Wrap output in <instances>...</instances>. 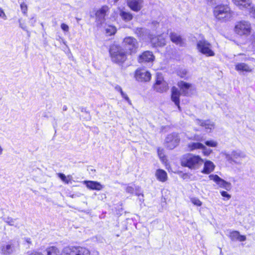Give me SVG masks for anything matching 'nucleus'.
I'll return each instance as SVG.
<instances>
[{
  "label": "nucleus",
  "mask_w": 255,
  "mask_h": 255,
  "mask_svg": "<svg viewBox=\"0 0 255 255\" xmlns=\"http://www.w3.org/2000/svg\"><path fill=\"white\" fill-rule=\"evenodd\" d=\"M111 60L119 65L123 64L127 59L128 53L120 45H112L109 50Z\"/></svg>",
  "instance_id": "nucleus-1"
},
{
  "label": "nucleus",
  "mask_w": 255,
  "mask_h": 255,
  "mask_svg": "<svg viewBox=\"0 0 255 255\" xmlns=\"http://www.w3.org/2000/svg\"><path fill=\"white\" fill-rule=\"evenodd\" d=\"M203 162V159L199 155L191 154L184 156L181 160L182 166L194 170L198 169L202 165Z\"/></svg>",
  "instance_id": "nucleus-2"
},
{
  "label": "nucleus",
  "mask_w": 255,
  "mask_h": 255,
  "mask_svg": "<svg viewBox=\"0 0 255 255\" xmlns=\"http://www.w3.org/2000/svg\"><path fill=\"white\" fill-rule=\"evenodd\" d=\"M214 14L220 20H227L231 17V9L228 5L221 4L214 8Z\"/></svg>",
  "instance_id": "nucleus-3"
},
{
  "label": "nucleus",
  "mask_w": 255,
  "mask_h": 255,
  "mask_svg": "<svg viewBox=\"0 0 255 255\" xmlns=\"http://www.w3.org/2000/svg\"><path fill=\"white\" fill-rule=\"evenodd\" d=\"M122 47L128 54H132L136 52L138 47V43L135 38L128 36L123 39Z\"/></svg>",
  "instance_id": "nucleus-4"
},
{
  "label": "nucleus",
  "mask_w": 255,
  "mask_h": 255,
  "mask_svg": "<svg viewBox=\"0 0 255 255\" xmlns=\"http://www.w3.org/2000/svg\"><path fill=\"white\" fill-rule=\"evenodd\" d=\"M90 251L80 246L67 247L63 249L62 255H90Z\"/></svg>",
  "instance_id": "nucleus-5"
},
{
  "label": "nucleus",
  "mask_w": 255,
  "mask_h": 255,
  "mask_svg": "<svg viewBox=\"0 0 255 255\" xmlns=\"http://www.w3.org/2000/svg\"><path fill=\"white\" fill-rule=\"evenodd\" d=\"M197 48L200 52L207 56H213L215 55L214 52L212 50L211 44L205 39L197 41Z\"/></svg>",
  "instance_id": "nucleus-6"
},
{
  "label": "nucleus",
  "mask_w": 255,
  "mask_h": 255,
  "mask_svg": "<svg viewBox=\"0 0 255 255\" xmlns=\"http://www.w3.org/2000/svg\"><path fill=\"white\" fill-rule=\"evenodd\" d=\"M235 32L240 35L247 36L251 32V23L245 20H242L237 23L235 27Z\"/></svg>",
  "instance_id": "nucleus-7"
},
{
  "label": "nucleus",
  "mask_w": 255,
  "mask_h": 255,
  "mask_svg": "<svg viewBox=\"0 0 255 255\" xmlns=\"http://www.w3.org/2000/svg\"><path fill=\"white\" fill-rule=\"evenodd\" d=\"M109 10V7L107 5H104L96 11V22L98 27H101L105 23V16L107 15Z\"/></svg>",
  "instance_id": "nucleus-8"
},
{
  "label": "nucleus",
  "mask_w": 255,
  "mask_h": 255,
  "mask_svg": "<svg viewBox=\"0 0 255 255\" xmlns=\"http://www.w3.org/2000/svg\"><path fill=\"white\" fill-rule=\"evenodd\" d=\"M153 88L155 91L159 93L166 92L168 89V84L164 81L161 74H157L156 81L153 85Z\"/></svg>",
  "instance_id": "nucleus-9"
},
{
  "label": "nucleus",
  "mask_w": 255,
  "mask_h": 255,
  "mask_svg": "<svg viewBox=\"0 0 255 255\" xmlns=\"http://www.w3.org/2000/svg\"><path fill=\"white\" fill-rule=\"evenodd\" d=\"M180 141L178 134L173 133L168 134L165 139V146L169 149H172L178 145Z\"/></svg>",
  "instance_id": "nucleus-10"
},
{
  "label": "nucleus",
  "mask_w": 255,
  "mask_h": 255,
  "mask_svg": "<svg viewBox=\"0 0 255 255\" xmlns=\"http://www.w3.org/2000/svg\"><path fill=\"white\" fill-rule=\"evenodd\" d=\"M246 156V154L241 150H234L231 154H226V158L228 160H232L237 164H240L242 160Z\"/></svg>",
  "instance_id": "nucleus-11"
},
{
  "label": "nucleus",
  "mask_w": 255,
  "mask_h": 255,
  "mask_svg": "<svg viewBox=\"0 0 255 255\" xmlns=\"http://www.w3.org/2000/svg\"><path fill=\"white\" fill-rule=\"evenodd\" d=\"M209 178L210 180L214 181L219 187L223 188L228 191L231 189V184L222 179L218 175L211 174L209 176Z\"/></svg>",
  "instance_id": "nucleus-12"
},
{
  "label": "nucleus",
  "mask_w": 255,
  "mask_h": 255,
  "mask_svg": "<svg viewBox=\"0 0 255 255\" xmlns=\"http://www.w3.org/2000/svg\"><path fill=\"white\" fill-rule=\"evenodd\" d=\"M134 76L137 81L146 82L150 80L151 75L148 71L140 69L135 71Z\"/></svg>",
  "instance_id": "nucleus-13"
},
{
  "label": "nucleus",
  "mask_w": 255,
  "mask_h": 255,
  "mask_svg": "<svg viewBox=\"0 0 255 255\" xmlns=\"http://www.w3.org/2000/svg\"><path fill=\"white\" fill-rule=\"evenodd\" d=\"M127 5L133 11L138 12L143 7L144 0H127Z\"/></svg>",
  "instance_id": "nucleus-14"
},
{
  "label": "nucleus",
  "mask_w": 255,
  "mask_h": 255,
  "mask_svg": "<svg viewBox=\"0 0 255 255\" xmlns=\"http://www.w3.org/2000/svg\"><path fill=\"white\" fill-rule=\"evenodd\" d=\"M180 92L179 90L175 87H173L171 89V100L173 102L176 106H177L178 109L179 111H181V108L179 105L180 104Z\"/></svg>",
  "instance_id": "nucleus-15"
},
{
  "label": "nucleus",
  "mask_w": 255,
  "mask_h": 255,
  "mask_svg": "<svg viewBox=\"0 0 255 255\" xmlns=\"http://www.w3.org/2000/svg\"><path fill=\"white\" fill-rule=\"evenodd\" d=\"M197 125L204 127L207 132H211L214 128L215 125L214 123L210 120H201L197 119L195 121Z\"/></svg>",
  "instance_id": "nucleus-16"
},
{
  "label": "nucleus",
  "mask_w": 255,
  "mask_h": 255,
  "mask_svg": "<svg viewBox=\"0 0 255 255\" xmlns=\"http://www.w3.org/2000/svg\"><path fill=\"white\" fill-rule=\"evenodd\" d=\"M83 183L91 190L100 191L104 188V186L97 181L85 180L83 181Z\"/></svg>",
  "instance_id": "nucleus-17"
},
{
  "label": "nucleus",
  "mask_w": 255,
  "mask_h": 255,
  "mask_svg": "<svg viewBox=\"0 0 255 255\" xmlns=\"http://www.w3.org/2000/svg\"><path fill=\"white\" fill-rule=\"evenodd\" d=\"M154 56L151 52L146 51L139 56L138 62L139 63L151 62L154 60Z\"/></svg>",
  "instance_id": "nucleus-18"
},
{
  "label": "nucleus",
  "mask_w": 255,
  "mask_h": 255,
  "mask_svg": "<svg viewBox=\"0 0 255 255\" xmlns=\"http://www.w3.org/2000/svg\"><path fill=\"white\" fill-rule=\"evenodd\" d=\"M151 42L155 47L163 46L166 44L165 37L163 34L158 35L157 37L152 38L151 39Z\"/></svg>",
  "instance_id": "nucleus-19"
},
{
  "label": "nucleus",
  "mask_w": 255,
  "mask_h": 255,
  "mask_svg": "<svg viewBox=\"0 0 255 255\" xmlns=\"http://www.w3.org/2000/svg\"><path fill=\"white\" fill-rule=\"evenodd\" d=\"M169 36L171 41L173 43L180 46H183L184 44V39L180 35L175 32H171Z\"/></svg>",
  "instance_id": "nucleus-20"
},
{
  "label": "nucleus",
  "mask_w": 255,
  "mask_h": 255,
  "mask_svg": "<svg viewBox=\"0 0 255 255\" xmlns=\"http://www.w3.org/2000/svg\"><path fill=\"white\" fill-rule=\"evenodd\" d=\"M229 237L232 241L244 242L247 239L245 236L240 235V232L237 231L230 232Z\"/></svg>",
  "instance_id": "nucleus-21"
},
{
  "label": "nucleus",
  "mask_w": 255,
  "mask_h": 255,
  "mask_svg": "<svg viewBox=\"0 0 255 255\" xmlns=\"http://www.w3.org/2000/svg\"><path fill=\"white\" fill-rule=\"evenodd\" d=\"M233 3L241 9H247L251 6L252 2L250 0H232Z\"/></svg>",
  "instance_id": "nucleus-22"
},
{
  "label": "nucleus",
  "mask_w": 255,
  "mask_h": 255,
  "mask_svg": "<svg viewBox=\"0 0 255 255\" xmlns=\"http://www.w3.org/2000/svg\"><path fill=\"white\" fill-rule=\"evenodd\" d=\"M215 167V166L213 162L209 160L206 161L204 163V168L201 172L207 174H210L213 171Z\"/></svg>",
  "instance_id": "nucleus-23"
},
{
  "label": "nucleus",
  "mask_w": 255,
  "mask_h": 255,
  "mask_svg": "<svg viewBox=\"0 0 255 255\" xmlns=\"http://www.w3.org/2000/svg\"><path fill=\"white\" fill-rule=\"evenodd\" d=\"M235 69L239 72H250L252 68L247 64L244 63H237L235 66Z\"/></svg>",
  "instance_id": "nucleus-24"
},
{
  "label": "nucleus",
  "mask_w": 255,
  "mask_h": 255,
  "mask_svg": "<svg viewBox=\"0 0 255 255\" xmlns=\"http://www.w3.org/2000/svg\"><path fill=\"white\" fill-rule=\"evenodd\" d=\"M155 176L158 180L164 182L167 179V173L162 169H157L155 172Z\"/></svg>",
  "instance_id": "nucleus-25"
},
{
  "label": "nucleus",
  "mask_w": 255,
  "mask_h": 255,
  "mask_svg": "<svg viewBox=\"0 0 255 255\" xmlns=\"http://www.w3.org/2000/svg\"><path fill=\"white\" fill-rule=\"evenodd\" d=\"M178 86L182 90L184 95L188 94V90L191 87V85L184 81H180L177 84Z\"/></svg>",
  "instance_id": "nucleus-26"
},
{
  "label": "nucleus",
  "mask_w": 255,
  "mask_h": 255,
  "mask_svg": "<svg viewBox=\"0 0 255 255\" xmlns=\"http://www.w3.org/2000/svg\"><path fill=\"white\" fill-rule=\"evenodd\" d=\"M204 147V145L199 142H191L188 144L187 147L188 150L193 151L196 149H201Z\"/></svg>",
  "instance_id": "nucleus-27"
},
{
  "label": "nucleus",
  "mask_w": 255,
  "mask_h": 255,
  "mask_svg": "<svg viewBox=\"0 0 255 255\" xmlns=\"http://www.w3.org/2000/svg\"><path fill=\"white\" fill-rule=\"evenodd\" d=\"M119 15L123 20L125 21H129L133 18L132 14L129 12H126L123 10H120Z\"/></svg>",
  "instance_id": "nucleus-28"
},
{
  "label": "nucleus",
  "mask_w": 255,
  "mask_h": 255,
  "mask_svg": "<svg viewBox=\"0 0 255 255\" xmlns=\"http://www.w3.org/2000/svg\"><path fill=\"white\" fill-rule=\"evenodd\" d=\"M105 31L108 35H112L116 33L117 28L115 26L108 25L105 27Z\"/></svg>",
  "instance_id": "nucleus-29"
},
{
  "label": "nucleus",
  "mask_w": 255,
  "mask_h": 255,
  "mask_svg": "<svg viewBox=\"0 0 255 255\" xmlns=\"http://www.w3.org/2000/svg\"><path fill=\"white\" fill-rule=\"evenodd\" d=\"M1 251L5 255H9L13 252V247L10 245H7L5 246L2 247Z\"/></svg>",
  "instance_id": "nucleus-30"
},
{
  "label": "nucleus",
  "mask_w": 255,
  "mask_h": 255,
  "mask_svg": "<svg viewBox=\"0 0 255 255\" xmlns=\"http://www.w3.org/2000/svg\"><path fill=\"white\" fill-rule=\"evenodd\" d=\"M4 221L7 223L9 226H14L16 228L19 227V224L16 222V219H12L10 217H7L3 219Z\"/></svg>",
  "instance_id": "nucleus-31"
},
{
  "label": "nucleus",
  "mask_w": 255,
  "mask_h": 255,
  "mask_svg": "<svg viewBox=\"0 0 255 255\" xmlns=\"http://www.w3.org/2000/svg\"><path fill=\"white\" fill-rule=\"evenodd\" d=\"M47 255H58L59 252L55 247H50L46 249Z\"/></svg>",
  "instance_id": "nucleus-32"
},
{
  "label": "nucleus",
  "mask_w": 255,
  "mask_h": 255,
  "mask_svg": "<svg viewBox=\"0 0 255 255\" xmlns=\"http://www.w3.org/2000/svg\"><path fill=\"white\" fill-rule=\"evenodd\" d=\"M58 177L62 180V181L66 184H68L72 179V177L71 176L68 175L67 177H66L65 174L63 173H58Z\"/></svg>",
  "instance_id": "nucleus-33"
},
{
  "label": "nucleus",
  "mask_w": 255,
  "mask_h": 255,
  "mask_svg": "<svg viewBox=\"0 0 255 255\" xmlns=\"http://www.w3.org/2000/svg\"><path fill=\"white\" fill-rule=\"evenodd\" d=\"M205 144L210 147H215L218 145V143L216 141L214 140H207L205 142Z\"/></svg>",
  "instance_id": "nucleus-34"
},
{
  "label": "nucleus",
  "mask_w": 255,
  "mask_h": 255,
  "mask_svg": "<svg viewBox=\"0 0 255 255\" xmlns=\"http://www.w3.org/2000/svg\"><path fill=\"white\" fill-rule=\"evenodd\" d=\"M191 202L195 205L198 206H201L202 205V202L197 198H192Z\"/></svg>",
  "instance_id": "nucleus-35"
},
{
  "label": "nucleus",
  "mask_w": 255,
  "mask_h": 255,
  "mask_svg": "<svg viewBox=\"0 0 255 255\" xmlns=\"http://www.w3.org/2000/svg\"><path fill=\"white\" fill-rule=\"evenodd\" d=\"M135 194L137 196H139V197L141 195L142 198L139 197V200L141 202H143V201H144V199L143 198V194L141 192H140V191L139 190V188L138 187L136 188Z\"/></svg>",
  "instance_id": "nucleus-36"
},
{
  "label": "nucleus",
  "mask_w": 255,
  "mask_h": 255,
  "mask_svg": "<svg viewBox=\"0 0 255 255\" xmlns=\"http://www.w3.org/2000/svg\"><path fill=\"white\" fill-rule=\"evenodd\" d=\"M121 95L122 97L128 103V104H129L130 105H131V102L130 100L129 99V98H128V95L126 93H125L123 92H122Z\"/></svg>",
  "instance_id": "nucleus-37"
},
{
  "label": "nucleus",
  "mask_w": 255,
  "mask_h": 255,
  "mask_svg": "<svg viewBox=\"0 0 255 255\" xmlns=\"http://www.w3.org/2000/svg\"><path fill=\"white\" fill-rule=\"evenodd\" d=\"M201 149L203 150V152L205 155H209L212 152L211 149L207 148L205 145L204 147L202 148Z\"/></svg>",
  "instance_id": "nucleus-38"
},
{
  "label": "nucleus",
  "mask_w": 255,
  "mask_h": 255,
  "mask_svg": "<svg viewBox=\"0 0 255 255\" xmlns=\"http://www.w3.org/2000/svg\"><path fill=\"white\" fill-rule=\"evenodd\" d=\"M248 9H249V12L252 16L255 18V6H250Z\"/></svg>",
  "instance_id": "nucleus-39"
},
{
  "label": "nucleus",
  "mask_w": 255,
  "mask_h": 255,
  "mask_svg": "<svg viewBox=\"0 0 255 255\" xmlns=\"http://www.w3.org/2000/svg\"><path fill=\"white\" fill-rule=\"evenodd\" d=\"M221 194L223 197L227 198L228 200L230 199L231 197V196L228 194L226 191H221Z\"/></svg>",
  "instance_id": "nucleus-40"
},
{
  "label": "nucleus",
  "mask_w": 255,
  "mask_h": 255,
  "mask_svg": "<svg viewBox=\"0 0 255 255\" xmlns=\"http://www.w3.org/2000/svg\"><path fill=\"white\" fill-rule=\"evenodd\" d=\"M193 139L198 141H202L204 140L203 136L197 134L194 135Z\"/></svg>",
  "instance_id": "nucleus-41"
},
{
  "label": "nucleus",
  "mask_w": 255,
  "mask_h": 255,
  "mask_svg": "<svg viewBox=\"0 0 255 255\" xmlns=\"http://www.w3.org/2000/svg\"><path fill=\"white\" fill-rule=\"evenodd\" d=\"M61 28L64 31L67 32L69 30V26L65 23H62L61 25Z\"/></svg>",
  "instance_id": "nucleus-42"
},
{
  "label": "nucleus",
  "mask_w": 255,
  "mask_h": 255,
  "mask_svg": "<svg viewBox=\"0 0 255 255\" xmlns=\"http://www.w3.org/2000/svg\"><path fill=\"white\" fill-rule=\"evenodd\" d=\"M134 189L131 186H128L126 188V191L129 193H132L133 192Z\"/></svg>",
  "instance_id": "nucleus-43"
},
{
  "label": "nucleus",
  "mask_w": 255,
  "mask_h": 255,
  "mask_svg": "<svg viewBox=\"0 0 255 255\" xmlns=\"http://www.w3.org/2000/svg\"><path fill=\"white\" fill-rule=\"evenodd\" d=\"M115 89L118 91V92H119L120 93V94L122 93V92H123V90L121 88V87L119 85H116L115 87Z\"/></svg>",
  "instance_id": "nucleus-44"
},
{
  "label": "nucleus",
  "mask_w": 255,
  "mask_h": 255,
  "mask_svg": "<svg viewBox=\"0 0 255 255\" xmlns=\"http://www.w3.org/2000/svg\"><path fill=\"white\" fill-rule=\"evenodd\" d=\"M21 10L23 12L25 13L27 10V6L25 4H21L20 5Z\"/></svg>",
  "instance_id": "nucleus-45"
},
{
  "label": "nucleus",
  "mask_w": 255,
  "mask_h": 255,
  "mask_svg": "<svg viewBox=\"0 0 255 255\" xmlns=\"http://www.w3.org/2000/svg\"><path fill=\"white\" fill-rule=\"evenodd\" d=\"M0 17L6 19V15L3 10L0 8Z\"/></svg>",
  "instance_id": "nucleus-46"
},
{
  "label": "nucleus",
  "mask_w": 255,
  "mask_h": 255,
  "mask_svg": "<svg viewBox=\"0 0 255 255\" xmlns=\"http://www.w3.org/2000/svg\"><path fill=\"white\" fill-rule=\"evenodd\" d=\"M29 255H43L41 253L36 252H33L30 254Z\"/></svg>",
  "instance_id": "nucleus-47"
},
{
  "label": "nucleus",
  "mask_w": 255,
  "mask_h": 255,
  "mask_svg": "<svg viewBox=\"0 0 255 255\" xmlns=\"http://www.w3.org/2000/svg\"><path fill=\"white\" fill-rule=\"evenodd\" d=\"M24 240L25 242H26L28 244L31 243V239L30 238H25Z\"/></svg>",
  "instance_id": "nucleus-48"
},
{
  "label": "nucleus",
  "mask_w": 255,
  "mask_h": 255,
  "mask_svg": "<svg viewBox=\"0 0 255 255\" xmlns=\"http://www.w3.org/2000/svg\"><path fill=\"white\" fill-rule=\"evenodd\" d=\"M3 151V149L0 145V155L2 154Z\"/></svg>",
  "instance_id": "nucleus-49"
},
{
  "label": "nucleus",
  "mask_w": 255,
  "mask_h": 255,
  "mask_svg": "<svg viewBox=\"0 0 255 255\" xmlns=\"http://www.w3.org/2000/svg\"><path fill=\"white\" fill-rule=\"evenodd\" d=\"M63 111H66L67 110V107L66 106H64L63 107Z\"/></svg>",
  "instance_id": "nucleus-50"
},
{
  "label": "nucleus",
  "mask_w": 255,
  "mask_h": 255,
  "mask_svg": "<svg viewBox=\"0 0 255 255\" xmlns=\"http://www.w3.org/2000/svg\"><path fill=\"white\" fill-rule=\"evenodd\" d=\"M160 151L159 149H158V154H159V155H160Z\"/></svg>",
  "instance_id": "nucleus-51"
},
{
  "label": "nucleus",
  "mask_w": 255,
  "mask_h": 255,
  "mask_svg": "<svg viewBox=\"0 0 255 255\" xmlns=\"http://www.w3.org/2000/svg\"><path fill=\"white\" fill-rule=\"evenodd\" d=\"M161 152H160V155H159L160 157H161Z\"/></svg>",
  "instance_id": "nucleus-52"
},
{
  "label": "nucleus",
  "mask_w": 255,
  "mask_h": 255,
  "mask_svg": "<svg viewBox=\"0 0 255 255\" xmlns=\"http://www.w3.org/2000/svg\"><path fill=\"white\" fill-rule=\"evenodd\" d=\"M21 27L22 28H23V29H24V28H23V26H21Z\"/></svg>",
  "instance_id": "nucleus-53"
}]
</instances>
